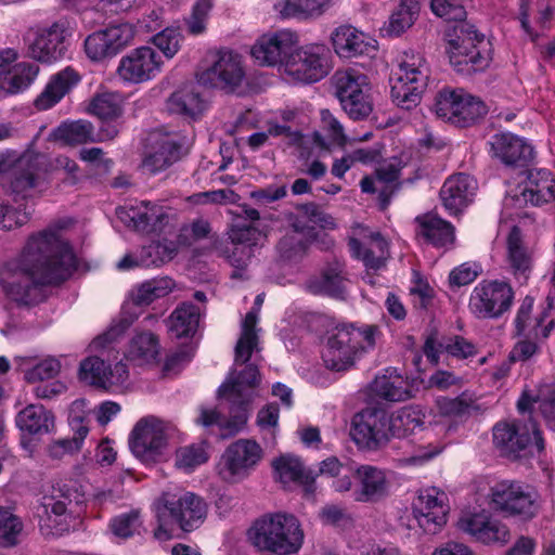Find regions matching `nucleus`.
I'll use <instances>...</instances> for the list:
<instances>
[{"instance_id": "f257e3e1", "label": "nucleus", "mask_w": 555, "mask_h": 555, "mask_svg": "<svg viewBox=\"0 0 555 555\" xmlns=\"http://www.w3.org/2000/svg\"><path fill=\"white\" fill-rule=\"evenodd\" d=\"M76 266L68 242L49 228L30 235L21 255L0 268V288L20 305H34L43 299L46 284L66 280Z\"/></svg>"}, {"instance_id": "f03ea898", "label": "nucleus", "mask_w": 555, "mask_h": 555, "mask_svg": "<svg viewBox=\"0 0 555 555\" xmlns=\"http://www.w3.org/2000/svg\"><path fill=\"white\" fill-rule=\"evenodd\" d=\"M156 527L153 537L158 542L178 538V532H191L202 526L207 515L203 499L189 491H166L153 503Z\"/></svg>"}, {"instance_id": "7ed1b4c3", "label": "nucleus", "mask_w": 555, "mask_h": 555, "mask_svg": "<svg viewBox=\"0 0 555 555\" xmlns=\"http://www.w3.org/2000/svg\"><path fill=\"white\" fill-rule=\"evenodd\" d=\"M263 302V294L255 298V307L245 315L241 325V335L235 345L234 363L230 371L229 384L223 386V390L232 385L235 396H244L247 399L256 395V388L261 384L256 361L257 353L260 352L259 331L257 327L258 313Z\"/></svg>"}, {"instance_id": "20e7f679", "label": "nucleus", "mask_w": 555, "mask_h": 555, "mask_svg": "<svg viewBox=\"0 0 555 555\" xmlns=\"http://www.w3.org/2000/svg\"><path fill=\"white\" fill-rule=\"evenodd\" d=\"M378 328L373 325L337 327L328 336L322 350L325 367L335 372L350 370L365 352L375 346Z\"/></svg>"}, {"instance_id": "39448f33", "label": "nucleus", "mask_w": 555, "mask_h": 555, "mask_svg": "<svg viewBox=\"0 0 555 555\" xmlns=\"http://www.w3.org/2000/svg\"><path fill=\"white\" fill-rule=\"evenodd\" d=\"M248 538L259 550L291 555L301 548L305 534L295 516L278 513L257 520Z\"/></svg>"}, {"instance_id": "423d86ee", "label": "nucleus", "mask_w": 555, "mask_h": 555, "mask_svg": "<svg viewBox=\"0 0 555 555\" xmlns=\"http://www.w3.org/2000/svg\"><path fill=\"white\" fill-rule=\"evenodd\" d=\"M428 80L424 57L414 51H403L397 57L391 77V96L402 108L410 109L421 100Z\"/></svg>"}, {"instance_id": "0eeeda50", "label": "nucleus", "mask_w": 555, "mask_h": 555, "mask_svg": "<svg viewBox=\"0 0 555 555\" xmlns=\"http://www.w3.org/2000/svg\"><path fill=\"white\" fill-rule=\"evenodd\" d=\"M177 428L170 422L154 415L140 418L129 434L128 443L132 454L142 463L158 462Z\"/></svg>"}, {"instance_id": "6e6552de", "label": "nucleus", "mask_w": 555, "mask_h": 555, "mask_svg": "<svg viewBox=\"0 0 555 555\" xmlns=\"http://www.w3.org/2000/svg\"><path fill=\"white\" fill-rule=\"evenodd\" d=\"M332 81L343 109L351 119H364L372 113L371 85L361 69H339L333 75Z\"/></svg>"}, {"instance_id": "1a4fd4ad", "label": "nucleus", "mask_w": 555, "mask_h": 555, "mask_svg": "<svg viewBox=\"0 0 555 555\" xmlns=\"http://www.w3.org/2000/svg\"><path fill=\"white\" fill-rule=\"evenodd\" d=\"M264 457L263 448L254 439L240 438L231 442L216 464L218 477L231 485L247 479Z\"/></svg>"}, {"instance_id": "9d476101", "label": "nucleus", "mask_w": 555, "mask_h": 555, "mask_svg": "<svg viewBox=\"0 0 555 555\" xmlns=\"http://www.w3.org/2000/svg\"><path fill=\"white\" fill-rule=\"evenodd\" d=\"M230 374L228 375L225 382L219 387L218 395L221 398H224L232 404V416L230 418H224L220 415L216 408L202 405L198 409V415L195 418V423L203 427H211L217 426L220 430L222 437H228L237 434L241 431L247 420H248V409L247 406L259 397V388L260 384L256 388V395L247 399L244 396H235L233 392L232 385H229L224 390L223 386L229 384Z\"/></svg>"}, {"instance_id": "9b49d317", "label": "nucleus", "mask_w": 555, "mask_h": 555, "mask_svg": "<svg viewBox=\"0 0 555 555\" xmlns=\"http://www.w3.org/2000/svg\"><path fill=\"white\" fill-rule=\"evenodd\" d=\"M493 443L503 456L516 460L528 448H534L538 453L545 450L542 431L534 422L520 424L502 422L493 427Z\"/></svg>"}, {"instance_id": "f8f14e48", "label": "nucleus", "mask_w": 555, "mask_h": 555, "mask_svg": "<svg viewBox=\"0 0 555 555\" xmlns=\"http://www.w3.org/2000/svg\"><path fill=\"white\" fill-rule=\"evenodd\" d=\"M434 111L439 118L466 127L483 117L487 106L463 89H443L436 95Z\"/></svg>"}, {"instance_id": "ddd939ff", "label": "nucleus", "mask_w": 555, "mask_h": 555, "mask_svg": "<svg viewBox=\"0 0 555 555\" xmlns=\"http://www.w3.org/2000/svg\"><path fill=\"white\" fill-rule=\"evenodd\" d=\"M280 75L293 83H312L321 80L327 75L323 47L297 46L281 63Z\"/></svg>"}, {"instance_id": "4468645a", "label": "nucleus", "mask_w": 555, "mask_h": 555, "mask_svg": "<svg viewBox=\"0 0 555 555\" xmlns=\"http://www.w3.org/2000/svg\"><path fill=\"white\" fill-rule=\"evenodd\" d=\"M514 300L509 283L499 280H482L472 291L469 311L478 319H498L507 312Z\"/></svg>"}, {"instance_id": "2eb2a0df", "label": "nucleus", "mask_w": 555, "mask_h": 555, "mask_svg": "<svg viewBox=\"0 0 555 555\" xmlns=\"http://www.w3.org/2000/svg\"><path fill=\"white\" fill-rule=\"evenodd\" d=\"M350 436L359 450L376 452L391 440L388 412L367 408L357 413L351 422Z\"/></svg>"}, {"instance_id": "dca6fc26", "label": "nucleus", "mask_w": 555, "mask_h": 555, "mask_svg": "<svg viewBox=\"0 0 555 555\" xmlns=\"http://www.w3.org/2000/svg\"><path fill=\"white\" fill-rule=\"evenodd\" d=\"M491 502L495 509L525 520L533 518L539 511L537 494L516 481L498 482L491 489Z\"/></svg>"}, {"instance_id": "f3484780", "label": "nucleus", "mask_w": 555, "mask_h": 555, "mask_svg": "<svg viewBox=\"0 0 555 555\" xmlns=\"http://www.w3.org/2000/svg\"><path fill=\"white\" fill-rule=\"evenodd\" d=\"M447 52L450 63L462 70L463 65H470L473 70H480L488 66L490 61V43L483 35L476 30L462 31L456 39L449 41Z\"/></svg>"}, {"instance_id": "a211bd4d", "label": "nucleus", "mask_w": 555, "mask_h": 555, "mask_svg": "<svg viewBox=\"0 0 555 555\" xmlns=\"http://www.w3.org/2000/svg\"><path fill=\"white\" fill-rule=\"evenodd\" d=\"M244 77L241 56L228 50L217 52L211 65L197 74L199 83L228 91L240 87Z\"/></svg>"}, {"instance_id": "6ab92c4d", "label": "nucleus", "mask_w": 555, "mask_h": 555, "mask_svg": "<svg viewBox=\"0 0 555 555\" xmlns=\"http://www.w3.org/2000/svg\"><path fill=\"white\" fill-rule=\"evenodd\" d=\"M78 378L96 388L120 391L128 386L129 371L121 361L111 366L101 358L91 356L80 362Z\"/></svg>"}, {"instance_id": "aec40b11", "label": "nucleus", "mask_w": 555, "mask_h": 555, "mask_svg": "<svg viewBox=\"0 0 555 555\" xmlns=\"http://www.w3.org/2000/svg\"><path fill=\"white\" fill-rule=\"evenodd\" d=\"M164 61L159 53L149 46L135 48L124 55L117 67L118 77L128 83H142L160 74Z\"/></svg>"}, {"instance_id": "412c9836", "label": "nucleus", "mask_w": 555, "mask_h": 555, "mask_svg": "<svg viewBox=\"0 0 555 555\" xmlns=\"http://www.w3.org/2000/svg\"><path fill=\"white\" fill-rule=\"evenodd\" d=\"M75 491L67 485L52 487L49 494L43 495L38 516L40 526L54 530L60 534L68 530L73 515V496Z\"/></svg>"}, {"instance_id": "4be33fe9", "label": "nucleus", "mask_w": 555, "mask_h": 555, "mask_svg": "<svg viewBox=\"0 0 555 555\" xmlns=\"http://www.w3.org/2000/svg\"><path fill=\"white\" fill-rule=\"evenodd\" d=\"M264 237V234L247 220L241 217L235 219L229 230L231 247L227 249V258L230 264L236 269H245Z\"/></svg>"}, {"instance_id": "5701e85b", "label": "nucleus", "mask_w": 555, "mask_h": 555, "mask_svg": "<svg viewBox=\"0 0 555 555\" xmlns=\"http://www.w3.org/2000/svg\"><path fill=\"white\" fill-rule=\"evenodd\" d=\"M448 495L437 487L421 489L413 503V515L425 532L436 533L447 522Z\"/></svg>"}, {"instance_id": "b1692460", "label": "nucleus", "mask_w": 555, "mask_h": 555, "mask_svg": "<svg viewBox=\"0 0 555 555\" xmlns=\"http://www.w3.org/2000/svg\"><path fill=\"white\" fill-rule=\"evenodd\" d=\"M296 33L282 29L262 35L251 48V56L262 66H276L280 73L283 63L291 52L298 46Z\"/></svg>"}, {"instance_id": "393cba45", "label": "nucleus", "mask_w": 555, "mask_h": 555, "mask_svg": "<svg viewBox=\"0 0 555 555\" xmlns=\"http://www.w3.org/2000/svg\"><path fill=\"white\" fill-rule=\"evenodd\" d=\"M555 199V179L546 169H531L528 171L525 185L519 194L504 199V208L521 207L530 203L533 206L543 205Z\"/></svg>"}, {"instance_id": "a878e982", "label": "nucleus", "mask_w": 555, "mask_h": 555, "mask_svg": "<svg viewBox=\"0 0 555 555\" xmlns=\"http://www.w3.org/2000/svg\"><path fill=\"white\" fill-rule=\"evenodd\" d=\"M352 496L356 502H376L389 492L387 472L371 464L357 465L352 470Z\"/></svg>"}, {"instance_id": "bb28decb", "label": "nucleus", "mask_w": 555, "mask_h": 555, "mask_svg": "<svg viewBox=\"0 0 555 555\" xmlns=\"http://www.w3.org/2000/svg\"><path fill=\"white\" fill-rule=\"evenodd\" d=\"M356 237L349 241L353 257L361 259L367 269H380L388 257V243L378 232L359 225Z\"/></svg>"}, {"instance_id": "cd10ccee", "label": "nucleus", "mask_w": 555, "mask_h": 555, "mask_svg": "<svg viewBox=\"0 0 555 555\" xmlns=\"http://www.w3.org/2000/svg\"><path fill=\"white\" fill-rule=\"evenodd\" d=\"M461 531L483 544H506L509 541L508 527L486 514H467L457 521Z\"/></svg>"}, {"instance_id": "c85d7f7f", "label": "nucleus", "mask_w": 555, "mask_h": 555, "mask_svg": "<svg viewBox=\"0 0 555 555\" xmlns=\"http://www.w3.org/2000/svg\"><path fill=\"white\" fill-rule=\"evenodd\" d=\"M331 39L334 51L344 59L373 55L377 51V41L352 26H339L333 31Z\"/></svg>"}, {"instance_id": "c756f323", "label": "nucleus", "mask_w": 555, "mask_h": 555, "mask_svg": "<svg viewBox=\"0 0 555 555\" xmlns=\"http://www.w3.org/2000/svg\"><path fill=\"white\" fill-rule=\"evenodd\" d=\"M534 249L528 247L517 227H513L506 238L505 261L509 273L521 284L528 282L534 267Z\"/></svg>"}, {"instance_id": "7c9ffc66", "label": "nucleus", "mask_w": 555, "mask_h": 555, "mask_svg": "<svg viewBox=\"0 0 555 555\" xmlns=\"http://www.w3.org/2000/svg\"><path fill=\"white\" fill-rule=\"evenodd\" d=\"M90 114L96 116L103 121L98 133L99 140H112L119 128L115 120L122 114V96L117 92H102L95 94L88 106Z\"/></svg>"}, {"instance_id": "2f4dec72", "label": "nucleus", "mask_w": 555, "mask_h": 555, "mask_svg": "<svg viewBox=\"0 0 555 555\" xmlns=\"http://www.w3.org/2000/svg\"><path fill=\"white\" fill-rule=\"evenodd\" d=\"M477 181L465 173L449 177L441 190L440 198L450 215L462 212L474 201L477 191Z\"/></svg>"}, {"instance_id": "473e14b6", "label": "nucleus", "mask_w": 555, "mask_h": 555, "mask_svg": "<svg viewBox=\"0 0 555 555\" xmlns=\"http://www.w3.org/2000/svg\"><path fill=\"white\" fill-rule=\"evenodd\" d=\"M490 153L506 165L525 163L533 157L532 146L512 133H498L490 141Z\"/></svg>"}, {"instance_id": "72a5a7b5", "label": "nucleus", "mask_w": 555, "mask_h": 555, "mask_svg": "<svg viewBox=\"0 0 555 555\" xmlns=\"http://www.w3.org/2000/svg\"><path fill=\"white\" fill-rule=\"evenodd\" d=\"M207 107L201 87L196 83H186L175 92L166 101V109L176 115L196 119Z\"/></svg>"}, {"instance_id": "f704fd0d", "label": "nucleus", "mask_w": 555, "mask_h": 555, "mask_svg": "<svg viewBox=\"0 0 555 555\" xmlns=\"http://www.w3.org/2000/svg\"><path fill=\"white\" fill-rule=\"evenodd\" d=\"M64 29L59 24L41 29L29 44L31 57L51 63L62 57L65 52Z\"/></svg>"}, {"instance_id": "c9c22d12", "label": "nucleus", "mask_w": 555, "mask_h": 555, "mask_svg": "<svg viewBox=\"0 0 555 555\" xmlns=\"http://www.w3.org/2000/svg\"><path fill=\"white\" fill-rule=\"evenodd\" d=\"M39 157L23 156L14 169L11 182L12 192L22 198H33L42 192V181L38 175Z\"/></svg>"}, {"instance_id": "e433bc0d", "label": "nucleus", "mask_w": 555, "mask_h": 555, "mask_svg": "<svg viewBox=\"0 0 555 555\" xmlns=\"http://www.w3.org/2000/svg\"><path fill=\"white\" fill-rule=\"evenodd\" d=\"M181 154V145L176 135L166 134L155 141L142 162V168L156 175L175 164Z\"/></svg>"}, {"instance_id": "4c0bfd02", "label": "nucleus", "mask_w": 555, "mask_h": 555, "mask_svg": "<svg viewBox=\"0 0 555 555\" xmlns=\"http://www.w3.org/2000/svg\"><path fill=\"white\" fill-rule=\"evenodd\" d=\"M14 362L24 379L30 384L53 379L62 369L60 359L52 356L40 360L33 357H16Z\"/></svg>"}, {"instance_id": "58836bf2", "label": "nucleus", "mask_w": 555, "mask_h": 555, "mask_svg": "<svg viewBox=\"0 0 555 555\" xmlns=\"http://www.w3.org/2000/svg\"><path fill=\"white\" fill-rule=\"evenodd\" d=\"M16 426L25 434L42 436L53 431L54 415L41 404H29L15 418Z\"/></svg>"}, {"instance_id": "ea45409f", "label": "nucleus", "mask_w": 555, "mask_h": 555, "mask_svg": "<svg viewBox=\"0 0 555 555\" xmlns=\"http://www.w3.org/2000/svg\"><path fill=\"white\" fill-rule=\"evenodd\" d=\"M79 81V75L67 67L54 75L44 90L35 100V106L39 111H46L54 106Z\"/></svg>"}, {"instance_id": "a19ab883", "label": "nucleus", "mask_w": 555, "mask_h": 555, "mask_svg": "<svg viewBox=\"0 0 555 555\" xmlns=\"http://www.w3.org/2000/svg\"><path fill=\"white\" fill-rule=\"evenodd\" d=\"M119 215L121 219H124L122 215H126L135 230L144 232L160 229L164 220L168 217L163 206L152 205L147 202H142L139 206H131L127 210L121 209Z\"/></svg>"}, {"instance_id": "79ce46f5", "label": "nucleus", "mask_w": 555, "mask_h": 555, "mask_svg": "<svg viewBox=\"0 0 555 555\" xmlns=\"http://www.w3.org/2000/svg\"><path fill=\"white\" fill-rule=\"evenodd\" d=\"M421 10L418 0H400L385 22L380 31L383 36L395 38L411 28L418 17Z\"/></svg>"}, {"instance_id": "37998d69", "label": "nucleus", "mask_w": 555, "mask_h": 555, "mask_svg": "<svg viewBox=\"0 0 555 555\" xmlns=\"http://www.w3.org/2000/svg\"><path fill=\"white\" fill-rule=\"evenodd\" d=\"M399 169L393 164L380 166L375 177H364L360 186L363 193H379L382 208H386L389 197L395 192Z\"/></svg>"}, {"instance_id": "c03bdc74", "label": "nucleus", "mask_w": 555, "mask_h": 555, "mask_svg": "<svg viewBox=\"0 0 555 555\" xmlns=\"http://www.w3.org/2000/svg\"><path fill=\"white\" fill-rule=\"evenodd\" d=\"M418 234L436 247H448L454 242L452 224L435 214H426L416 219Z\"/></svg>"}, {"instance_id": "a18cd8bd", "label": "nucleus", "mask_w": 555, "mask_h": 555, "mask_svg": "<svg viewBox=\"0 0 555 555\" xmlns=\"http://www.w3.org/2000/svg\"><path fill=\"white\" fill-rule=\"evenodd\" d=\"M160 353L158 338L151 332L137 333L129 343L126 357L138 365L156 363Z\"/></svg>"}, {"instance_id": "49530a36", "label": "nucleus", "mask_w": 555, "mask_h": 555, "mask_svg": "<svg viewBox=\"0 0 555 555\" xmlns=\"http://www.w3.org/2000/svg\"><path fill=\"white\" fill-rule=\"evenodd\" d=\"M306 287L314 295L341 296L345 289L343 266L339 263L328 266L319 276L311 278Z\"/></svg>"}, {"instance_id": "de8ad7c7", "label": "nucleus", "mask_w": 555, "mask_h": 555, "mask_svg": "<svg viewBox=\"0 0 555 555\" xmlns=\"http://www.w3.org/2000/svg\"><path fill=\"white\" fill-rule=\"evenodd\" d=\"M173 287L175 282L168 276L152 279L134 286L129 293V300L135 306H149L167 296Z\"/></svg>"}, {"instance_id": "09e8293b", "label": "nucleus", "mask_w": 555, "mask_h": 555, "mask_svg": "<svg viewBox=\"0 0 555 555\" xmlns=\"http://www.w3.org/2000/svg\"><path fill=\"white\" fill-rule=\"evenodd\" d=\"M424 413L417 406H404L400 410L388 413V425L390 429V437L403 438L424 424Z\"/></svg>"}, {"instance_id": "8fccbe9b", "label": "nucleus", "mask_w": 555, "mask_h": 555, "mask_svg": "<svg viewBox=\"0 0 555 555\" xmlns=\"http://www.w3.org/2000/svg\"><path fill=\"white\" fill-rule=\"evenodd\" d=\"M199 309L192 304L177 307L168 319V330L177 338L192 335L199 322Z\"/></svg>"}, {"instance_id": "3c124183", "label": "nucleus", "mask_w": 555, "mask_h": 555, "mask_svg": "<svg viewBox=\"0 0 555 555\" xmlns=\"http://www.w3.org/2000/svg\"><path fill=\"white\" fill-rule=\"evenodd\" d=\"M388 375L377 376L373 382V391L388 401H404L410 398L406 380L395 370H387Z\"/></svg>"}, {"instance_id": "603ef678", "label": "nucleus", "mask_w": 555, "mask_h": 555, "mask_svg": "<svg viewBox=\"0 0 555 555\" xmlns=\"http://www.w3.org/2000/svg\"><path fill=\"white\" fill-rule=\"evenodd\" d=\"M273 468L276 478L285 486L291 482L310 486L314 481V478L305 472L299 457L291 454H285L274 460Z\"/></svg>"}, {"instance_id": "864d4df0", "label": "nucleus", "mask_w": 555, "mask_h": 555, "mask_svg": "<svg viewBox=\"0 0 555 555\" xmlns=\"http://www.w3.org/2000/svg\"><path fill=\"white\" fill-rule=\"evenodd\" d=\"M143 518L139 508H133L114 516L108 522V532L113 538L125 541L140 534Z\"/></svg>"}, {"instance_id": "5fc2aeb1", "label": "nucleus", "mask_w": 555, "mask_h": 555, "mask_svg": "<svg viewBox=\"0 0 555 555\" xmlns=\"http://www.w3.org/2000/svg\"><path fill=\"white\" fill-rule=\"evenodd\" d=\"M533 404H538V409L541 412L547 427L555 430V391L551 387H544L540 390V393L534 397L528 392H524L518 401V409L526 411Z\"/></svg>"}, {"instance_id": "6e6d98bb", "label": "nucleus", "mask_w": 555, "mask_h": 555, "mask_svg": "<svg viewBox=\"0 0 555 555\" xmlns=\"http://www.w3.org/2000/svg\"><path fill=\"white\" fill-rule=\"evenodd\" d=\"M294 227L299 232L311 234L317 228L334 230L336 222L331 215L320 210L314 204H308L300 208V215Z\"/></svg>"}, {"instance_id": "4d7b16f0", "label": "nucleus", "mask_w": 555, "mask_h": 555, "mask_svg": "<svg viewBox=\"0 0 555 555\" xmlns=\"http://www.w3.org/2000/svg\"><path fill=\"white\" fill-rule=\"evenodd\" d=\"M331 0H282L278 7L285 17L310 18L323 14Z\"/></svg>"}, {"instance_id": "13d9d810", "label": "nucleus", "mask_w": 555, "mask_h": 555, "mask_svg": "<svg viewBox=\"0 0 555 555\" xmlns=\"http://www.w3.org/2000/svg\"><path fill=\"white\" fill-rule=\"evenodd\" d=\"M208 459V444L202 441L178 448L175 453V465L184 473H192Z\"/></svg>"}, {"instance_id": "bf43d9fd", "label": "nucleus", "mask_w": 555, "mask_h": 555, "mask_svg": "<svg viewBox=\"0 0 555 555\" xmlns=\"http://www.w3.org/2000/svg\"><path fill=\"white\" fill-rule=\"evenodd\" d=\"M55 138L68 145L85 144L99 140L93 127L88 120H77L62 124L54 133Z\"/></svg>"}, {"instance_id": "052dcab7", "label": "nucleus", "mask_w": 555, "mask_h": 555, "mask_svg": "<svg viewBox=\"0 0 555 555\" xmlns=\"http://www.w3.org/2000/svg\"><path fill=\"white\" fill-rule=\"evenodd\" d=\"M39 68L31 63H18L9 69L4 88L9 93H17L28 88L37 77Z\"/></svg>"}, {"instance_id": "680f3d73", "label": "nucleus", "mask_w": 555, "mask_h": 555, "mask_svg": "<svg viewBox=\"0 0 555 555\" xmlns=\"http://www.w3.org/2000/svg\"><path fill=\"white\" fill-rule=\"evenodd\" d=\"M346 465L336 456H328L319 463V475L332 478L331 487L338 493L351 491L352 479L348 475H343Z\"/></svg>"}, {"instance_id": "e2e57ef3", "label": "nucleus", "mask_w": 555, "mask_h": 555, "mask_svg": "<svg viewBox=\"0 0 555 555\" xmlns=\"http://www.w3.org/2000/svg\"><path fill=\"white\" fill-rule=\"evenodd\" d=\"M474 402V396L463 392L456 398L440 397L437 399L436 405L442 415L462 416L469 411Z\"/></svg>"}, {"instance_id": "0e129e2a", "label": "nucleus", "mask_w": 555, "mask_h": 555, "mask_svg": "<svg viewBox=\"0 0 555 555\" xmlns=\"http://www.w3.org/2000/svg\"><path fill=\"white\" fill-rule=\"evenodd\" d=\"M22 529V520L10 508L0 506V540L2 543L14 545Z\"/></svg>"}, {"instance_id": "69168bd1", "label": "nucleus", "mask_w": 555, "mask_h": 555, "mask_svg": "<svg viewBox=\"0 0 555 555\" xmlns=\"http://www.w3.org/2000/svg\"><path fill=\"white\" fill-rule=\"evenodd\" d=\"M212 5L214 0L195 1L191 15L186 20V27L190 34L197 36L206 30L209 13L212 9Z\"/></svg>"}, {"instance_id": "338daca9", "label": "nucleus", "mask_w": 555, "mask_h": 555, "mask_svg": "<svg viewBox=\"0 0 555 555\" xmlns=\"http://www.w3.org/2000/svg\"><path fill=\"white\" fill-rule=\"evenodd\" d=\"M102 30L116 54L131 43L135 35L134 26L129 23L109 25Z\"/></svg>"}, {"instance_id": "774afa93", "label": "nucleus", "mask_w": 555, "mask_h": 555, "mask_svg": "<svg viewBox=\"0 0 555 555\" xmlns=\"http://www.w3.org/2000/svg\"><path fill=\"white\" fill-rule=\"evenodd\" d=\"M87 55L94 61L116 55L103 30L95 31L85 40Z\"/></svg>"}]
</instances>
